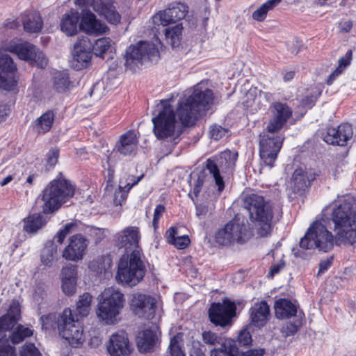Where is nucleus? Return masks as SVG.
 I'll list each match as a JSON object with an SVG mask.
<instances>
[{
    "instance_id": "423d86ee",
    "label": "nucleus",
    "mask_w": 356,
    "mask_h": 356,
    "mask_svg": "<svg viewBox=\"0 0 356 356\" xmlns=\"http://www.w3.org/2000/svg\"><path fill=\"white\" fill-rule=\"evenodd\" d=\"M75 188L67 179L63 178L51 181L38 197V203L44 213H51L73 197Z\"/></svg>"
},
{
    "instance_id": "72a5a7b5",
    "label": "nucleus",
    "mask_w": 356,
    "mask_h": 356,
    "mask_svg": "<svg viewBox=\"0 0 356 356\" xmlns=\"http://www.w3.org/2000/svg\"><path fill=\"white\" fill-rule=\"evenodd\" d=\"M46 223V220L40 213H34L24 219L23 229L27 233H35Z\"/></svg>"
},
{
    "instance_id": "e2e57ef3",
    "label": "nucleus",
    "mask_w": 356,
    "mask_h": 356,
    "mask_svg": "<svg viewBox=\"0 0 356 356\" xmlns=\"http://www.w3.org/2000/svg\"><path fill=\"white\" fill-rule=\"evenodd\" d=\"M227 131L221 126L213 125L210 129V136L211 138L217 140L224 136Z\"/></svg>"
},
{
    "instance_id": "412c9836",
    "label": "nucleus",
    "mask_w": 356,
    "mask_h": 356,
    "mask_svg": "<svg viewBox=\"0 0 356 356\" xmlns=\"http://www.w3.org/2000/svg\"><path fill=\"white\" fill-rule=\"evenodd\" d=\"M88 245V240L83 235H73L70 237L69 244L63 251V257L68 261H79L83 258Z\"/></svg>"
},
{
    "instance_id": "6e6552de",
    "label": "nucleus",
    "mask_w": 356,
    "mask_h": 356,
    "mask_svg": "<svg viewBox=\"0 0 356 356\" xmlns=\"http://www.w3.org/2000/svg\"><path fill=\"white\" fill-rule=\"evenodd\" d=\"M238 152L236 151L225 150L219 155L209 158L206 161V170L215 181L219 192L225 188V184L221 176L222 174H231L236 165Z\"/></svg>"
},
{
    "instance_id": "c9c22d12",
    "label": "nucleus",
    "mask_w": 356,
    "mask_h": 356,
    "mask_svg": "<svg viewBox=\"0 0 356 356\" xmlns=\"http://www.w3.org/2000/svg\"><path fill=\"white\" fill-rule=\"evenodd\" d=\"M58 249L54 241H47L41 252V262L45 266H50L57 258Z\"/></svg>"
},
{
    "instance_id": "7ed1b4c3",
    "label": "nucleus",
    "mask_w": 356,
    "mask_h": 356,
    "mask_svg": "<svg viewBox=\"0 0 356 356\" xmlns=\"http://www.w3.org/2000/svg\"><path fill=\"white\" fill-rule=\"evenodd\" d=\"M213 93L202 84H197L191 95L181 102L177 108V115L184 126H191L204 115L213 104Z\"/></svg>"
},
{
    "instance_id": "4c0bfd02",
    "label": "nucleus",
    "mask_w": 356,
    "mask_h": 356,
    "mask_svg": "<svg viewBox=\"0 0 356 356\" xmlns=\"http://www.w3.org/2000/svg\"><path fill=\"white\" fill-rule=\"evenodd\" d=\"M54 120V113L48 111L43 113L35 122V129L39 134L49 131Z\"/></svg>"
},
{
    "instance_id": "39448f33",
    "label": "nucleus",
    "mask_w": 356,
    "mask_h": 356,
    "mask_svg": "<svg viewBox=\"0 0 356 356\" xmlns=\"http://www.w3.org/2000/svg\"><path fill=\"white\" fill-rule=\"evenodd\" d=\"M95 314L98 321L105 325H113L121 320L126 305L124 294L115 287L106 288L97 297Z\"/></svg>"
},
{
    "instance_id": "6e6d98bb",
    "label": "nucleus",
    "mask_w": 356,
    "mask_h": 356,
    "mask_svg": "<svg viewBox=\"0 0 356 356\" xmlns=\"http://www.w3.org/2000/svg\"><path fill=\"white\" fill-rule=\"evenodd\" d=\"M20 356H42L33 343H27L22 346Z\"/></svg>"
},
{
    "instance_id": "a878e982",
    "label": "nucleus",
    "mask_w": 356,
    "mask_h": 356,
    "mask_svg": "<svg viewBox=\"0 0 356 356\" xmlns=\"http://www.w3.org/2000/svg\"><path fill=\"white\" fill-rule=\"evenodd\" d=\"M251 324L255 327H263L268 321L270 307L266 301L256 302L249 311Z\"/></svg>"
},
{
    "instance_id": "de8ad7c7",
    "label": "nucleus",
    "mask_w": 356,
    "mask_h": 356,
    "mask_svg": "<svg viewBox=\"0 0 356 356\" xmlns=\"http://www.w3.org/2000/svg\"><path fill=\"white\" fill-rule=\"evenodd\" d=\"M122 179L120 181V185L119 187L115 190L114 193V197H113V204L115 206L121 205L122 202H124L127 197V193L129 191H127V189L124 188Z\"/></svg>"
},
{
    "instance_id": "5fc2aeb1",
    "label": "nucleus",
    "mask_w": 356,
    "mask_h": 356,
    "mask_svg": "<svg viewBox=\"0 0 356 356\" xmlns=\"http://www.w3.org/2000/svg\"><path fill=\"white\" fill-rule=\"evenodd\" d=\"M16 323L6 314L0 317V333L11 330Z\"/></svg>"
},
{
    "instance_id": "4d7b16f0",
    "label": "nucleus",
    "mask_w": 356,
    "mask_h": 356,
    "mask_svg": "<svg viewBox=\"0 0 356 356\" xmlns=\"http://www.w3.org/2000/svg\"><path fill=\"white\" fill-rule=\"evenodd\" d=\"M62 289L67 296L73 295L76 292V281L61 280Z\"/></svg>"
},
{
    "instance_id": "1a4fd4ad",
    "label": "nucleus",
    "mask_w": 356,
    "mask_h": 356,
    "mask_svg": "<svg viewBox=\"0 0 356 356\" xmlns=\"http://www.w3.org/2000/svg\"><path fill=\"white\" fill-rule=\"evenodd\" d=\"M57 328L59 334L71 346L78 348L83 343L85 337L83 325L77 318L75 319L70 308H65L58 316Z\"/></svg>"
},
{
    "instance_id": "393cba45",
    "label": "nucleus",
    "mask_w": 356,
    "mask_h": 356,
    "mask_svg": "<svg viewBox=\"0 0 356 356\" xmlns=\"http://www.w3.org/2000/svg\"><path fill=\"white\" fill-rule=\"evenodd\" d=\"M93 10L105 17L110 23L117 24L120 22V15L113 6V0H93Z\"/></svg>"
},
{
    "instance_id": "473e14b6",
    "label": "nucleus",
    "mask_w": 356,
    "mask_h": 356,
    "mask_svg": "<svg viewBox=\"0 0 356 356\" xmlns=\"http://www.w3.org/2000/svg\"><path fill=\"white\" fill-rule=\"evenodd\" d=\"M156 341V334L151 330L140 332L136 337V343L140 352H147L151 350Z\"/></svg>"
},
{
    "instance_id": "5701e85b",
    "label": "nucleus",
    "mask_w": 356,
    "mask_h": 356,
    "mask_svg": "<svg viewBox=\"0 0 356 356\" xmlns=\"http://www.w3.org/2000/svg\"><path fill=\"white\" fill-rule=\"evenodd\" d=\"M353 136V129L349 124H341L337 128L327 129L323 140L331 145L345 146Z\"/></svg>"
},
{
    "instance_id": "0e129e2a",
    "label": "nucleus",
    "mask_w": 356,
    "mask_h": 356,
    "mask_svg": "<svg viewBox=\"0 0 356 356\" xmlns=\"http://www.w3.org/2000/svg\"><path fill=\"white\" fill-rule=\"evenodd\" d=\"M59 150L56 148L51 149L47 154V162L50 167H54L58 162Z\"/></svg>"
},
{
    "instance_id": "f8f14e48",
    "label": "nucleus",
    "mask_w": 356,
    "mask_h": 356,
    "mask_svg": "<svg viewBox=\"0 0 356 356\" xmlns=\"http://www.w3.org/2000/svg\"><path fill=\"white\" fill-rule=\"evenodd\" d=\"M276 132H263L259 135V154L266 165L272 168L282 146L284 138Z\"/></svg>"
},
{
    "instance_id": "09e8293b",
    "label": "nucleus",
    "mask_w": 356,
    "mask_h": 356,
    "mask_svg": "<svg viewBox=\"0 0 356 356\" xmlns=\"http://www.w3.org/2000/svg\"><path fill=\"white\" fill-rule=\"evenodd\" d=\"M207 170L206 168L201 171L197 176V178L195 181V183L194 184V186L193 188V193L195 197H197L200 192L202 187L203 184L209 180V179H212L211 177H208V175L207 174ZM209 176H211L209 175Z\"/></svg>"
},
{
    "instance_id": "f3484780",
    "label": "nucleus",
    "mask_w": 356,
    "mask_h": 356,
    "mask_svg": "<svg viewBox=\"0 0 356 356\" xmlns=\"http://www.w3.org/2000/svg\"><path fill=\"white\" fill-rule=\"evenodd\" d=\"M106 347L110 356H129L133 351L127 334L124 331L113 333Z\"/></svg>"
},
{
    "instance_id": "9b49d317",
    "label": "nucleus",
    "mask_w": 356,
    "mask_h": 356,
    "mask_svg": "<svg viewBox=\"0 0 356 356\" xmlns=\"http://www.w3.org/2000/svg\"><path fill=\"white\" fill-rule=\"evenodd\" d=\"M202 339L204 343L208 346H217L210 351V356H237L238 348L236 341L231 339H225L222 335H219L211 331H204L202 334ZM191 356H205L201 351L191 354Z\"/></svg>"
},
{
    "instance_id": "20e7f679",
    "label": "nucleus",
    "mask_w": 356,
    "mask_h": 356,
    "mask_svg": "<svg viewBox=\"0 0 356 356\" xmlns=\"http://www.w3.org/2000/svg\"><path fill=\"white\" fill-rule=\"evenodd\" d=\"M242 207L248 213L250 220L257 228L261 236L268 235L272 229L273 205L271 201L258 193H243Z\"/></svg>"
},
{
    "instance_id": "0eeeda50",
    "label": "nucleus",
    "mask_w": 356,
    "mask_h": 356,
    "mask_svg": "<svg viewBox=\"0 0 356 356\" xmlns=\"http://www.w3.org/2000/svg\"><path fill=\"white\" fill-rule=\"evenodd\" d=\"M155 117L152 119L153 131L158 139L174 140L179 136L177 130V121L173 107L170 99H163L156 104Z\"/></svg>"
},
{
    "instance_id": "c85d7f7f",
    "label": "nucleus",
    "mask_w": 356,
    "mask_h": 356,
    "mask_svg": "<svg viewBox=\"0 0 356 356\" xmlns=\"http://www.w3.org/2000/svg\"><path fill=\"white\" fill-rule=\"evenodd\" d=\"M138 143L135 131L129 130L120 136L115 147L121 154L131 155L136 151Z\"/></svg>"
},
{
    "instance_id": "58836bf2",
    "label": "nucleus",
    "mask_w": 356,
    "mask_h": 356,
    "mask_svg": "<svg viewBox=\"0 0 356 356\" xmlns=\"http://www.w3.org/2000/svg\"><path fill=\"white\" fill-rule=\"evenodd\" d=\"M92 296L89 293H84L79 296L76 302V312L81 316H87L91 309Z\"/></svg>"
},
{
    "instance_id": "a19ab883",
    "label": "nucleus",
    "mask_w": 356,
    "mask_h": 356,
    "mask_svg": "<svg viewBox=\"0 0 356 356\" xmlns=\"http://www.w3.org/2000/svg\"><path fill=\"white\" fill-rule=\"evenodd\" d=\"M215 241L218 245L225 246L236 243L227 224L217 230L215 234Z\"/></svg>"
},
{
    "instance_id": "3c124183",
    "label": "nucleus",
    "mask_w": 356,
    "mask_h": 356,
    "mask_svg": "<svg viewBox=\"0 0 356 356\" xmlns=\"http://www.w3.org/2000/svg\"><path fill=\"white\" fill-rule=\"evenodd\" d=\"M76 266L70 264L63 267L61 270V280L76 281Z\"/></svg>"
},
{
    "instance_id": "603ef678",
    "label": "nucleus",
    "mask_w": 356,
    "mask_h": 356,
    "mask_svg": "<svg viewBox=\"0 0 356 356\" xmlns=\"http://www.w3.org/2000/svg\"><path fill=\"white\" fill-rule=\"evenodd\" d=\"M76 227V224L74 222H69L65 224L63 228H61L54 237L57 243L60 245L64 241L66 236L72 231L73 228Z\"/></svg>"
},
{
    "instance_id": "9d476101",
    "label": "nucleus",
    "mask_w": 356,
    "mask_h": 356,
    "mask_svg": "<svg viewBox=\"0 0 356 356\" xmlns=\"http://www.w3.org/2000/svg\"><path fill=\"white\" fill-rule=\"evenodd\" d=\"M159 57V51L155 44L147 41H140L127 49L125 65L134 70L145 60L156 61Z\"/></svg>"
},
{
    "instance_id": "680f3d73",
    "label": "nucleus",
    "mask_w": 356,
    "mask_h": 356,
    "mask_svg": "<svg viewBox=\"0 0 356 356\" xmlns=\"http://www.w3.org/2000/svg\"><path fill=\"white\" fill-rule=\"evenodd\" d=\"M31 65H35L39 67H44L47 65V59L44 54L40 51L38 49L36 50V56L31 62H29Z\"/></svg>"
},
{
    "instance_id": "b1692460",
    "label": "nucleus",
    "mask_w": 356,
    "mask_h": 356,
    "mask_svg": "<svg viewBox=\"0 0 356 356\" xmlns=\"http://www.w3.org/2000/svg\"><path fill=\"white\" fill-rule=\"evenodd\" d=\"M79 29L88 35H98L106 32V25L99 21L96 16L91 12L85 13L79 23Z\"/></svg>"
},
{
    "instance_id": "4468645a",
    "label": "nucleus",
    "mask_w": 356,
    "mask_h": 356,
    "mask_svg": "<svg viewBox=\"0 0 356 356\" xmlns=\"http://www.w3.org/2000/svg\"><path fill=\"white\" fill-rule=\"evenodd\" d=\"M236 305L225 298L222 302L213 303L209 309L211 321L216 325L225 327L230 324L231 318L235 315Z\"/></svg>"
},
{
    "instance_id": "aec40b11",
    "label": "nucleus",
    "mask_w": 356,
    "mask_h": 356,
    "mask_svg": "<svg viewBox=\"0 0 356 356\" xmlns=\"http://www.w3.org/2000/svg\"><path fill=\"white\" fill-rule=\"evenodd\" d=\"M37 47L20 39L12 40L2 47V49L15 54L19 59L29 63L36 56Z\"/></svg>"
},
{
    "instance_id": "bf43d9fd",
    "label": "nucleus",
    "mask_w": 356,
    "mask_h": 356,
    "mask_svg": "<svg viewBox=\"0 0 356 356\" xmlns=\"http://www.w3.org/2000/svg\"><path fill=\"white\" fill-rule=\"evenodd\" d=\"M0 356H17L15 348L4 341H0Z\"/></svg>"
},
{
    "instance_id": "a211bd4d",
    "label": "nucleus",
    "mask_w": 356,
    "mask_h": 356,
    "mask_svg": "<svg viewBox=\"0 0 356 356\" xmlns=\"http://www.w3.org/2000/svg\"><path fill=\"white\" fill-rule=\"evenodd\" d=\"M130 305L135 314L147 319L154 317L156 307L155 299L143 293L133 294Z\"/></svg>"
},
{
    "instance_id": "864d4df0",
    "label": "nucleus",
    "mask_w": 356,
    "mask_h": 356,
    "mask_svg": "<svg viewBox=\"0 0 356 356\" xmlns=\"http://www.w3.org/2000/svg\"><path fill=\"white\" fill-rule=\"evenodd\" d=\"M20 314L21 309L19 302L13 300L9 306L6 315L10 317L11 319L15 320V322H17L20 318Z\"/></svg>"
},
{
    "instance_id": "c03bdc74",
    "label": "nucleus",
    "mask_w": 356,
    "mask_h": 356,
    "mask_svg": "<svg viewBox=\"0 0 356 356\" xmlns=\"http://www.w3.org/2000/svg\"><path fill=\"white\" fill-rule=\"evenodd\" d=\"M111 40L109 38H101L95 40L92 50L96 56H102L111 47Z\"/></svg>"
},
{
    "instance_id": "bb28decb",
    "label": "nucleus",
    "mask_w": 356,
    "mask_h": 356,
    "mask_svg": "<svg viewBox=\"0 0 356 356\" xmlns=\"http://www.w3.org/2000/svg\"><path fill=\"white\" fill-rule=\"evenodd\" d=\"M80 19L79 13L77 10H71L65 13L60 18V29L67 36H73L79 32Z\"/></svg>"
},
{
    "instance_id": "cd10ccee",
    "label": "nucleus",
    "mask_w": 356,
    "mask_h": 356,
    "mask_svg": "<svg viewBox=\"0 0 356 356\" xmlns=\"http://www.w3.org/2000/svg\"><path fill=\"white\" fill-rule=\"evenodd\" d=\"M314 178V175L307 170L302 168L296 169L293 173L290 187L294 193L304 191L310 186Z\"/></svg>"
},
{
    "instance_id": "4be33fe9",
    "label": "nucleus",
    "mask_w": 356,
    "mask_h": 356,
    "mask_svg": "<svg viewBox=\"0 0 356 356\" xmlns=\"http://www.w3.org/2000/svg\"><path fill=\"white\" fill-rule=\"evenodd\" d=\"M226 224L236 243H243L250 238V225L244 216L236 214Z\"/></svg>"
},
{
    "instance_id": "6ab92c4d",
    "label": "nucleus",
    "mask_w": 356,
    "mask_h": 356,
    "mask_svg": "<svg viewBox=\"0 0 356 356\" xmlns=\"http://www.w3.org/2000/svg\"><path fill=\"white\" fill-rule=\"evenodd\" d=\"M91 56L88 39L86 37L78 39L74 45L70 66L76 70L85 68L89 65Z\"/></svg>"
},
{
    "instance_id": "7c9ffc66",
    "label": "nucleus",
    "mask_w": 356,
    "mask_h": 356,
    "mask_svg": "<svg viewBox=\"0 0 356 356\" xmlns=\"http://www.w3.org/2000/svg\"><path fill=\"white\" fill-rule=\"evenodd\" d=\"M275 316L279 319H286L295 316L297 314V306L290 300L280 298L274 305Z\"/></svg>"
},
{
    "instance_id": "ddd939ff",
    "label": "nucleus",
    "mask_w": 356,
    "mask_h": 356,
    "mask_svg": "<svg viewBox=\"0 0 356 356\" xmlns=\"http://www.w3.org/2000/svg\"><path fill=\"white\" fill-rule=\"evenodd\" d=\"M188 12V6L181 2H172L165 9L159 10L152 17L155 26H167L184 19Z\"/></svg>"
},
{
    "instance_id": "e433bc0d",
    "label": "nucleus",
    "mask_w": 356,
    "mask_h": 356,
    "mask_svg": "<svg viewBox=\"0 0 356 356\" xmlns=\"http://www.w3.org/2000/svg\"><path fill=\"white\" fill-rule=\"evenodd\" d=\"M111 264V259L108 256H101L90 261L88 268L96 275H101L110 268Z\"/></svg>"
},
{
    "instance_id": "774afa93",
    "label": "nucleus",
    "mask_w": 356,
    "mask_h": 356,
    "mask_svg": "<svg viewBox=\"0 0 356 356\" xmlns=\"http://www.w3.org/2000/svg\"><path fill=\"white\" fill-rule=\"evenodd\" d=\"M264 348L249 350L245 353H240L238 350L237 356H263L264 354Z\"/></svg>"
},
{
    "instance_id": "f257e3e1",
    "label": "nucleus",
    "mask_w": 356,
    "mask_h": 356,
    "mask_svg": "<svg viewBox=\"0 0 356 356\" xmlns=\"http://www.w3.org/2000/svg\"><path fill=\"white\" fill-rule=\"evenodd\" d=\"M331 220L334 223L335 236L327 229L325 220H316L300 239V246L327 252L334 245L356 243V213L349 202H344L334 207Z\"/></svg>"
},
{
    "instance_id": "8fccbe9b",
    "label": "nucleus",
    "mask_w": 356,
    "mask_h": 356,
    "mask_svg": "<svg viewBox=\"0 0 356 356\" xmlns=\"http://www.w3.org/2000/svg\"><path fill=\"white\" fill-rule=\"evenodd\" d=\"M42 327L44 330H48L54 329L57 327L58 318L56 314H49L48 315H44L41 317Z\"/></svg>"
},
{
    "instance_id": "052dcab7",
    "label": "nucleus",
    "mask_w": 356,
    "mask_h": 356,
    "mask_svg": "<svg viewBox=\"0 0 356 356\" xmlns=\"http://www.w3.org/2000/svg\"><path fill=\"white\" fill-rule=\"evenodd\" d=\"M165 211V208L163 204L156 205L154 211V217L152 220V226L154 230H156L159 227V221L160 218L162 217L163 214Z\"/></svg>"
},
{
    "instance_id": "37998d69",
    "label": "nucleus",
    "mask_w": 356,
    "mask_h": 356,
    "mask_svg": "<svg viewBox=\"0 0 356 356\" xmlns=\"http://www.w3.org/2000/svg\"><path fill=\"white\" fill-rule=\"evenodd\" d=\"M70 85L69 76L66 72H58L55 74L54 86L58 92H62L65 91L69 88Z\"/></svg>"
},
{
    "instance_id": "a18cd8bd",
    "label": "nucleus",
    "mask_w": 356,
    "mask_h": 356,
    "mask_svg": "<svg viewBox=\"0 0 356 356\" xmlns=\"http://www.w3.org/2000/svg\"><path fill=\"white\" fill-rule=\"evenodd\" d=\"M322 90L318 86H314L311 88V93L307 95L305 98L302 100V104L304 106L312 107L317 98L321 95Z\"/></svg>"
},
{
    "instance_id": "2f4dec72",
    "label": "nucleus",
    "mask_w": 356,
    "mask_h": 356,
    "mask_svg": "<svg viewBox=\"0 0 356 356\" xmlns=\"http://www.w3.org/2000/svg\"><path fill=\"white\" fill-rule=\"evenodd\" d=\"M179 231L177 226L170 227L165 233V237L168 243L174 245L177 249H185L191 243L189 236L186 234L179 235Z\"/></svg>"
},
{
    "instance_id": "ea45409f",
    "label": "nucleus",
    "mask_w": 356,
    "mask_h": 356,
    "mask_svg": "<svg viewBox=\"0 0 356 356\" xmlns=\"http://www.w3.org/2000/svg\"><path fill=\"white\" fill-rule=\"evenodd\" d=\"M281 1L282 0H268L253 12L252 18L257 22L264 21L267 16V13L278 5Z\"/></svg>"
},
{
    "instance_id": "69168bd1",
    "label": "nucleus",
    "mask_w": 356,
    "mask_h": 356,
    "mask_svg": "<svg viewBox=\"0 0 356 356\" xmlns=\"http://www.w3.org/2000/svg\"><path fill=\"white\" fill-rule=\"evenodd\" d=\"M143 175L138 177L137 178H135L132 175L128 176V177L125 179V181H127V183L124 185V188L127 189V191H129L132 187L138 184V183L143 179Z\"/></svg>"
},
{
    "instance_id": "c756f323",
    "label": "nucleus",
    "mask_w": 356,
    "mask_h": 356,
    "mask_svg": "<svg viewBox=\"0 0 356 356\" xmlns=\"http://www.w3.org/2000/svg\"><path fill=\"white\" fill-rule=\"evenodd\" d=\"M24 30L30 33H38L43 27V20L37 11H29L22 15Z\"/></svg>"
},
{
    "instance_id": "dca6fc26",
    "label": "nucleus",
    "mask_w": 356,
    "mask_h": 356,
    "mask_svg": "<svg viewBox=\"0 0 356 356\" xmlns=\"http://www.w3.org/2000/svg\"><path fill=\"white\" fill-rule=\"evenodd\" d=\"M17 67L11 57L0 51V88L11 90L17 85Z\"/></svg>"
},
{
    "instance_id": "79ce46f5",
    "label": "nucleus",
    "mask_w": 356,
    "mask_h": 356,
    "mask_svg": "<svg viewBox=\"0 0 356 356\" xmlns=\"http://www.w3.org/2000/svg\"><path fill=\"white\" fill-rule=\"evenodd\" d=\"M33 334V330L22 325H18L12 333L10 337L11 341L13 343H19L26 338L31 337Z\"/></svg>"
},
{
    "instance_id": "338daca9",
    "label": "nucleus",
    "mask_w": 356,
    "mask_h": 356,
    "mask_svg": "<svg viewBox=\"0 0 356 356\" xmlns=\"http://www.w3.org/2000/svg\"><path fill=\"white\" fill-rule=\"evenodd\" d=\"M353 56V51L352 50H348L344 56L341 57L339 60V65L346 68L351 62Z\"/></svg>"
},
{
    "instance_id": "2eb2a0df",
    "label": "nucleus",
    "mask_w": 356,
    "mask_h": 356,
    "mask_svg": "<svg viewBox=\"0 0 356 356\" xmlns=\"http://www.w3.org/2000/svg\"><path fill=\"white\" fill-rule=\"evenodd\" d=\"M271 118L267 124L269 132H278L292 117L293 110L286 103L275 102L270 106Z\"/></svg>"
},
{
    "instance_id": "13d9d810",
    "label": "nucleus",
    "mask_w": 356,
    "mask_h": 356,
    "mask_svg": "<svg viewBox=\"0 0 356 356\" xmlns=\"http://www.w3.org/2000/svg\"><path fill=\"white\" fill-rule=\"evenodd\" d=\"M237 340L239 344L245 346L250 345L252 341V336L246 328L240 331Z\"/></svg>"
},
{
    "instance_id": "49530a36",
    "label": "nucleus",
    "mask_w": 356,
    "mask_h": 356,
    "mask_svg": "<svg viewBox=\"0 0 356 356\" xmlns=\"http://www.w3.org/2000/svg\"><path fill=\"white\" fill-rule=\"evenodd\" d=\"M302 326L301 318H296L293 322L287 323L282 327V332L286 337L294 335Z\"/></svg>"
},
{
    "instance_id": "f03ea898",
    "label": "nucleus",
    "mask_w": 356,
    "mask_h": 356,
    "mask_svg": "<svg viewBox=\"0 0 356 356\" xmlns=\"http://www.w3.org/2000/svg\"><path fill=\"white\" fill-rule=\"evenodd\" d=\"M115 238L117 245L127 251L119 259L116 282L122 285L136 286L143 280L147 272V261L139 246V228L136 226L126 227L117 233Z\"/></svg>"
},
{
    "instance_id": "f704fd0d",
    "label": "nucleus",
    "mask_w": 356,
    "mask_h": 356,
    "mask_svg": "<svg viewBox=\"0 0 356 356\" xmlns=\"http://www.w3.org/2000/svg\"><path fill=\"white\" fill-rule=\"evenodd\" d=\"M182 31L183 26L181 23L165 29V40L173 48L179 47L181 44Z\"/></svg>"
}]
</instances>
